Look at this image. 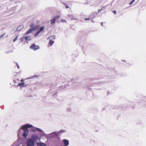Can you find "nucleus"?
<instances>
[{
	"mask_svg": "<svg viewBox=\"0 0 146 146\" xmlns=\"http://www.w3.org/2000/svg\"><path fill=\"white\" fill-rule=\"evenodd\" d=\"M96 17V16H94L93 17H92V19H94Z\"/></svg>",
	"mask_w": 146,
	"mask_h": 146,
	"instance_id": "e433bc0d",
	"label": "nucleus"
},
{
	"mask_svg": "<svg viewBox=\"0 0 146 146\" xmlns=\"http://www.w3.org/2000/svg\"><path fill=\"white\" fill-rule=\"evenodd\" d=\"M20 81H21V82H23L24 80H23V79H21V80Z\"/></svg>",
	"mask_w": 146,
	"mask_h": 146,
	"instance_id": "f704fd0d",
	"label": "nucleus"
},
{
	"mask_svg": "<svg viewBox=\"0 0 146 146\" xmlns=\"http://www.w3.org/2000/svg\"><path fill=\"white\" fill-rule=\"evenodd\" d=\"M40 33V32L38 31L36 33H35L34 34V36L35 37L37 36Z\"/></svg>",
	"mask_w": 146,
	"mask_h": 146,
	"instance_id": "6ab92c4d",
	"label": "nucleus"
},
{
	"mask_svg": "<svg viewBox=\"0 0 146 146\" xmlns=\"http://www.w3.org/2000/svg\"><path fill=\"white\" fill-rule=\"evenodd\" d=\"M53 43V41L51 39H50L49 42V44L50 46H52Z\"/></svg>",
	"mask_w": 146,
	"mask_h": 146,
	"instance_id": "f3484780",
	"label": "nucleus"
},
{
	"mask_svg": "<svg viewBox=\"0 0 146 146\" xmlns=\"http://www.w3.org/2000/svg\"><path fill=\"white\" fill-rule=\"evenodd\" d=\"M25 144L27 146H34L35 142L32 139L29 138L27 140Z\"/></svg>",
	"mask_w": 146,
	"mask_h": 146,
	"instance_id": "f03ea898",
	"label": "nucleus"
},
{
	"mask_svg": "<svg viewBox=\"0 0 146 146\" xmlns=\"http://www.w3.org/2000/svg\"><path fill=\"white\" fill-rule=\"evenodd\" d=\"M23 130V136L25 137H27V136L29 134V130L28 129H22Z\"/></svg>",
	"mask_w": 146,
	"mask_h": 146,
	"instance_id": "0eeeda50",
	"label": "nucleus"
},
{
	"mask_svg": "<svg viewBox=\"0 0 146 146\" xmlns=\"http://www.w3.org/2000/svg\"><path fill=\"white\" fill-rule=\"evenodd\" d=\"M135 0H132L130 3V5H131L133 3Z\"/></svg>",
	"mask_w": 146,
	"mask_h": 146,
	"instance_id": "bb28decb",
	"label": "nucleus"
},
{
	"mask_svg": "<svg viewBox=\"0 0 146 146\" xmlns=\"http://www.w3.org/2000/svg\"><path fill=\"white\" fill-rule=\"evenodd\" d=\"M30 48L34 50H36L40 48V47L38 45H36L35 44H33L30 47Z\"/></svg>",
	"mask_w": 146,
	"mask_h": 146,
	"instance_id": "423d86ee",
	"label": "nucleus"
},
{
	"mask_svg": "<svg viewBox=\"0 0 146 146\" xmlns=\"http://www.w3.org/2000/svg\"><path fill=\"white\" fill-rule=\"evenodd\" d=\"M35 128L38 131L40 132V136H44L47 138H54L55 136H58V133L57 131L48 134H46L40 129L37 127H35Z\"/></svg>",
	"mask_w": 146,
	"mask_h": 146,
	"instance_id": "f257e3e1",
	"label": "nucleus"
},
{
	"mask_svg": "<svg viewBox=\"0 0 146 146\" xmlns=\"http://www.w3.org/2000/svg\"><path fill=\"white\" fill-rule=\"evenodd\" d=\"M34 129H31V130L33 131V132H36V129L37 130V129H36L35 128V127H34Z\"/></svg>",
	"mask_w": 146,
	"mask_h": 146,
	"instance_id": "412c9836",
	"label": "nucleus"
},
{
	"mask_svg": "<svg viewBox=\"0 0 146 146\" xmlns=\"http://www.w3.org/2000/svg\"><path fill=\"white\" fill-rule=\"evenodd\" d=\"M113 12L115 14H116V12L115 10H114Z\"/></svg>",
	"mask_w": 146,
	"mask_h": 146,
	"instance_id": "2f4dec72",
	"label": "nucleus"
},
{
	"mask_svg": "<svg viewBox=\"0 0 146 146\" xmlns=\"http://www.w3.org/2000/svg\"><path fill=\"white\" fill-rule=\"evenodd\" d=\"M61 22L62 23L65 22L66 23H67V21L66 20H64L62 19L61 20Z\"/></svg>",
	"mask_w": 146,
	"mask_h": 146,
	"instance_id": "4be33fe9",
	"label": "nucleus"
},
{
	"mask_svg": "<svg viewBox=\"0 0 146 146\" xmlns=\"http://www.w3.org/2000/svg\"><path fill=\"white\" fill-rule=\"evenodd\" d=\"M34 26V24L33 23H32V24H31L30 25V27H33Z\"/></svg>",
	"mask_w": 146,
	"mask_h": 146,
	"instance_id": "c756f323",
	"label": "nucleus"
},
{
	"mask_svg": "<svg viewBox=\"0 0 146 146\" xmlns=\"http://www.w3.org/2000/svg\"><path fill=\"white\" fill-rule=\"evenodd\" d=\"M102 10L101 9H98V13H100Z\"/></svg>",
	"mask_w": 146,
	"mask_h": 146,
	"instance_id": "7c9ffc66",
	"label": "nucleus"
},
{
	"mask_svg": "<svg viewBox=\"0 0 146 146\" xmlns=\"http://www.w3.org/2000/svg\"><path fill=\"white\" fill-rule=\"evenodd\" d=\"M96 14H98V13H98H98H97V12H96Z\"/></svg>",
	"mask_w": 146,
	"mask_h": 146,
	"instance_id": "4c0bfd02",
	"label": "nucleus"
},
{
	"mask_svg": "<svg viewBox=\"0 0 146 146\" xmlns=\"http://www.w3.org/2000/svg\"><path fill=\"white\" fill-rule=\"evenodd\" d=\"M25 82H23L22 83H20L17 86H20L21 87H23L25 86H26L27 85H25Z\"/></svg>",
	"mask_w": 146,
	"mask_h": 146,
	"instance_id": "9d476101",
	"label": "nucleus"
},
{
	"mask_svg": "<svg viewBox=\"0 0 146 146\" xmlns=\"http://www.w3.org/2000/svg\"><path fill=\"white\" fill-rule=\"evenodd\" d=\"M33 127H34L32 125L29 124H27L22 126L21 129H27L28 128Z\"/></svg>",
	"mask_w": 146,
	"mask_h": 146,
	"instance_id": "39448f33",
	"label": "nucleus"
},
{
	"mask_svg": "<svg viewBox=\"0 0 146 146\" xmlns=\"http://www.w3.org/2000/svg\"><path fill=\"white\" fill-rule=\"evenodd\" d=\"M36 145L37 146H46L45 143L41 142L37 143Z\"/></svg>",
	"mask_w": 146,
	"mask_h": 146,
	"instance_id": "9b49d317",
	"label": "nucleus"
},
{
	"mask_svg": "<svg viewBox=\"0 0 146 146\" xmlns=\"http://www.w3.org/2000/svg\"><path fill=\"white\" fill-rule=\"evenodd\" d=\"M68 17H70V15H68Z\"/></svg>",
	"mask_w": 146,
	"mask_h": 146,
	"instance_id": "ea45409f",
	"label": "nucleus"
},
{
	"mask_svg": "<svg viewBox=\"0 0 146 146\" xmlns=\"http://www.w3.org/2000/svg\"><path fill=\"white\" fill-rule=\"evenodd\" d=\"M39 26L38 25H36L34 26L33 28H31L32 29L33 31H35L38 28V27Z\"/></svg>",
	"mask_w": 146,
	"mask_h": 146,
	"instance_id": "2eb2a0df",
	"label": "nucleus"
},
{
	"mask_svg": "<svg viewBox=\"0 0 146 146\" xmlns=\"http://www.w3.org/2000/svg\"><path fill=\"white\" fill-rule=\"evenodd\" d=\"M16 65H17V68L18 69H19V68H20L18 64L17 63H16Z\"/></svg>",
	"mask_w": 146,
	"mask_h": 146,
	"instance_id": "c85d7f7f",
	"label": "nucleus"
},
{
	"mask_svg": "<svg viewBox=\"0 0 146 146\" xmlns=\"http://www.w3.org/2000/svg\"><path fill=\"white\" fill-rule=\"evenodd\" d=\"M36 76L35 75V76H33V77H32L29 78H33V77H35V76Z\"/></svg>",
	"mask_w": 146,
	"mask_h": 146,
	"instance_id": "72a5a7b5",
	"label": "nucleus"
},
{
	"mask_svg": "<svg viewBox=\"0 0 146 146\" xmlns=\"http://www.w3.org/2000/svg\"><path fill=\"white\" fill-rule=\"evenodd\" d=\"M92 22H93V23H94V21H93V20H92Z\"/></svg>",
	"mask_w": 146,
	"mask_h": 146,
	"instance_id": "58836bf2",
	"label": "nucleus"
},
{
	"mask_svg": "<svg viewBox=\"0 0 146 146\" xmlns=\"http://www.w3.org/2000/svg\"><path fill=\"white\" fill-rule=\"evenodd\" d=\"M101 25L102 26H103V22H102L101 23Z\"/></svg>",
	"mask_w": 146,
	"mask_h": 146,
	"instance_id": "c9c22d12",
	"label": "nucleus"
},
{
	"mask_svg": "<svg viewBox=\"0 0 146 146\" xmlns=\"http://www.w3.org/2000/svg\"><path fill=\"white\" fill-rule=\"evenodd\" d=\"M25 38L26 40H31V37L30 36H25L21 38L22 41H23V40Z\"/></svg>",
	"mask_w": 146,
	"mask_h": 146,
	"instance_id": "6e6552de",
	"label": "nucleus"
},
{
	"mask_svg": "<svg viewBox=\"0 0 146 146\" xmlns=\"http://www.w3.org/2000/svg\"><path fill=\"white\" fill-rule=\"evenodd\" d=\"M71 17H72L71 19L72 20H76L78 19H77V18H76V17H73V15H71Z\"/></svg>",
	"mask_w": 146,
	"mask_h": 146,
	"instance_id": "a211bd4d",
	"label": "nucleus"
},
{
	"mask_svg": "<svg viewBox=\"0 0 146 146\" xmlns=\"http://www.w3.org/2000/svg\"><path fill=\"white\" fill-rule=\"evenodd\" d=\"M56 36L55 35L52 36H50V38H52L53 39H55Z\"/></svg>",
	"mask_w": 146,
	"mask_h": 146,
	"instance_id": "5701e85b",
	"label": "nucleus"
},
{
	"mask_svg": "<svg viewBox=\"0 0 146 146\" xmlns=\"http://www.w3.org/2000/svg\"><path fill=\"white\" fill-rule=\"evenodd\" d=\"M109 5H106V6H102L101 8V9L102 10H103V9H106V7Z\"/></svg>",
	"mask_w": 146,
	"mask_h": 146,
	"instance_id": "aec40b11",
	"label": "nucleus"
},
{
	"mask_svg": "<svg viewBox=\"0 0 146 146\" xmlns=\"http://www.w3.org/2000/svg\"><path fill=\"white\" fill-rule=\"evenodd\" d=\"M5 35V33H4L2 35H1L0 36V39H1L3 36H4Z\"/></svg>",
	"mask_w": 146,
	"mask_h": 146,
	"instance_id": "393cba45",
	"label": "nucleus"
},
{
	"mask_svg": "<svg viewBox=\"0 0 146 146\" xmlns=\"http://www.w3.org/2000/svg\"><path fill=\"white\" fill-rule=\"evenodd\" d=\"M44 27H40L39 28V30L38 31L40 33L44 30Z\"/></svg>",
	"mask_w": 146,
	"mask_h": 146,
	"instance_id": "dca6fc26",
	"label": "nucleus"
},
{
	"mask_svg": "<svg viewBox=\"0 0 146 146\" xmlns=\"http://www.w3.org/2000/svg\"><path fill=\"white\" fill-rule=\"evenodd\" d=\"M31 139H32L34 141H36L37 140H38L39 141H40L41 137H38L36 134H33L31 135Z\"/></svg>",
	"mask_w": 146,
	"mask_h": 146,
	"instance_id": "20e7f679",
	"label": "nucleus"
},
{
	"mask_svg": "<svg viewBox=\"0 0 146 146\" xmlns=\"http://www.w3.org/2000/svg\"><path fill=\"white\" fill-rule=\"evenodd\" d=\"M89 20V18H85V20Z\"/></svg>",
	"mask_w": 146,
	"mask_h": 146,
	"instance_id": "473e14b6",
	"label": "nucleus"
},
{
	"mask_svg": "<svg viewBox=\"0 0 146 146\" xmlns=\"http://www.w3.org/2000/svg\"><path fill=\"white\" fill-rule=\"evenodd\" d=\"M22 129H21V128L19 129L18 131V133H20Z\"/></svg>",
	"mask_w": 146,
	"mask_h": 146,
	"instance_id": "cd10ccee",
	"label": "nucleus"
},
{
	"mask_svg": "<svg viewBox=\"0 0 146 146\" xmlns=\"http://www.w3.org/2000/svg\"><path fill=\"white\" fill-rule=\"evenodd\" d=\"M18 38V36H17L13 40V42H15L17 40Z\"/></svg>",
	"mask_w": 146,
	"mask_h": 146,
	"instance_id": "b1692460",
	"label": "nucleus"
},
{
	"mask_svg": "<svg viewBox=\"0 0 146 146\" xmlns=\"http://www.w3.org/2000/svg\"><path fill=\"white\" fill-rule=\"evenodd\" d=\"M64 4L65 5V7L67 9L69 8V7L68 6V5L66 4L65 3H64Z\"/></svg>",
	"mask_w": 146,
	"mask_h": 146,
	"instance_id": "a878e982",
	"label": "nucleus"
},
{
	"mask_svg": "<svg viewBox=\"0 0 146 146\" xmlns=\"http://www.w3.org/2000/svg\"><path fill=\"white\" fill-rule=\"evenodd\" d=\"M33 32L31 28L29 29L26 33L24 35L25 36V35H28L29 34Z\"/></svg>",
	"mask_w": 146,
	"mask_h": 146,
	"instance_id": "ddd939ff",
	"label": "nucleus"
},
{
	"mask_svg": "<svg viewBox=\"0 0 146 146\" xmlns=\"http://www.w3.org/2000/svg\"><path fill=\"white\" fill-rule=\"evenodd\" d=\"M63 143L65 146H67L69 144V141L67 139H65L63 140Z\"/></svg>",
	"mask_w": 146,
	"mask_h": 146,
	"instance_id": "1a4fd4ad",
	"label": "nucleus"
},
{
	"mask_svg": "<svg viewBox=\"0 0 146 146\" xmlns=\"http://www.w3.org/2000/svg\"><path fill=\"white\" fill-rule=\"evenodd\" d=\"M60 17V15L56 16L54 17L53 18L51 19L50 21V23L52 25H53L54 24L58 18Z\"/></svg>",
	"mask_w": 146,
	"mask_h": 146,
	"instance_id": "7ed1b4c3",
	"label": "nucleus"
},
{
	"mask_svg": "<svg viewBox=\"0 0 146 146\" xmlns=\"http://www.w3.org/2000/svg\"><path fill=\"white\" fill-rule=\"evenodd\" d=\"M92 85H93V84H91V86H92Z\"/></svg>",
	"mask_w": 146,
	"mask_h": 146,
	"instance_id": "a19ab883",
	"label": "nucleus"
},
{
	"mask_svg": "<svg viewBox=\"0 0 146 146\" xmlns=\"http://www.w3.org/2000/svg\"><path fill=\"white\" fill-rule=\"evenodd\" d=\"M58 133V136L61 135V134L66 132V131L64 130H61L59 131H57Z\"/></svg>",
	"mask_w": 146,
	"mask_h": 146,
	"instance_id": "4468645a",
	"label": "nucleus"
},
{
	"mask_svg": "<svg viewBox=\"0 0 146 146\" xmlns=\"http://www.w3.org/2000/svg\"><path fill=\"white\" fill-rule=\"evenodd\" d=\"M23 25H21L19 26L17 28L16 31H20L23 28Z\"/></svg>",
	"mask_w": 146,
	"mask_h": 146,
	"instance_id": "f8f14e48",
	"label": "nucleus"
}]
</instances>
